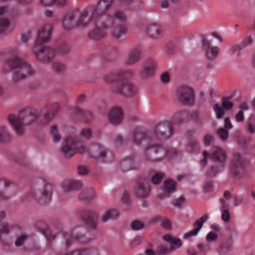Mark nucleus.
<instances>
[{"mask_svg": "<svg viewBox=\"0 0 255 255\" xmlns=\"http://www.w3.org/2000/svg\"><path fill=\"white\" fill-rule=\"evenodd\" d=\"M172 132V127L170 123L164 121L154 128L150 140L139 129L132 132L130 134V138L135 145H141L145 147L143 155L145 160L148 162H156L165 158H172L176 153V150L174 149L167 150L160 145H152L151 141L155 139H166Z\"/></svg>", "mask_w": 255, "mask_h": 255, "instance_id": "nucleus-1", "label": "nucleus"}, {"mask_svg": "<svg viewBox=\"0 0 255 255\" xmlns=\"http://www.w3.org/2000/svg\"><path fill=\"white\" fill-rule=\"evenodd\" d=\"M113 0H101L97 6H90L82 13L73 10L67 13L63 19V27L70 31L76 27H84L90 21L96 24L99 18L104 15L111 7Z\"/></svg>", "mask_w": 255, "mask_h": 255, "instance_id": "nucleus-2", "label": "nucleus"}, {"mask_svg": "<svg viewBox=\"0 0 255 255\" xmlns=\"http://www.w3.org/2000/svg\"><path fill=\"white\" fill-rule=\"evenodd\" d=\"M61 151L66 157H70L76 153H88L92 158L101 162H110L114 158L113 154L101 145L93 144L87 148L83 143L78 142L72 135L64 139Z\"/></svg>", "mask_w": 255, "mask_h": 255, "instance_id": "nucleus-3", "label": "nucleus"}, {"mask_svg": "<svg viewBox=\"0 0 255 255\" xmlns=\"http://www.w3.org/2000/svg\"><path fill=\"white\" fill-rule=\"evenodd\" d=\"M203 158L200 160V165L204 167L207 163V158L210 156L211 158L217 164V166H213L208 171V175L214 176L220 173L224 167V164L227 160V154L226 150L218 146H212L211 148L210 153L205 150L202 152Z\"/></svg>", "mask_w": 255, "mask_h": 255, "instance_id": "nucleus-4", "label": "nucleus"}, {"mask_svg": "<svg viewBox=\"0 0 255 255\" xmlns=\"http://www.w3.org/2000/svg\"><path fill=\"white\" fill-rule=\"evenodd\" d=\"M36 118L35 110L32 108H28L20 111L17 116H9L8 121L14 128L16 133L21 135L24 132L25 127L32 124Z\"/></svg>", "mask_w": 255, "mask_h": 255, "instance_id": "nucleus-5", "label": "nucleus"}, {"mask_svg": "<svg viewBox=\"0 0 255 255\" xmlns=\"http://www.w3.org/2000/svg\"><path fill=\"white\" fill-rule=\"evenodd\" d=\"M106 82L111 85L113 91L126 97H131L136 93L135 87L129 83L122 76H113L106 80Z\"/></svg>", "mask_w": 255, "mask_h": 255, "instance_id": "nucleus-6", "label": "nucleus"}, {"mask_svg": "<svg viewBox=\"0 0 255 255\" xmlns=\"http://www.w3.org/2000/svg\"><path fill=\"white\" fill-rule=\"evenodd\" d=\"M5 66L10 69H15L12 78L13 82H17L20 80L26 78L33 73V70L30 66L17 56H14L13 58L7 60Z\"/></svg>", "mask_w": 255, "mask_h": 255, "instance_id": "nucleus-7", "label": "nucleus"}, {"mask_svg": "<svg viewBox=\"0 0 255 255\" xmlns=\"http://www.w3.org/2000/svg\"><path fill=\"white\" fill-rule=\"evenodd\" d=\"M40 186L38 189L31 190L29 195L33 197L39 204L45 205L48 202L52 197V186L48 183H45L43 181L39 182Z\"/></svg>", "mask_w": 255, "mask_h": 255, "instance_id": "nucleus-8", "label": "nucleus"}, {"mask_svg": "<svg viewBox=\"0 0 255 255\" xmlns=\"http://www.w3.org/2000/svg\"><path fill=\"white\" fill-rule=\"evenodd\" d=\"M176 97L178 102L184 105L192 104L194 100L193 89L190 86L182 85L178 87L176 91Z\"/></svg>", "mask_w": 255, "mask_h": 255, "instance_id": "nucleus-9", "label": "nucleus"}, {"mask_svg": "<svg viewBox=\"0 0 255 255\" xmlns=\"http://www.w3.org/2000/svg\"><path fill=\"white\" fill-rule=\"evenodd\" d=\"M33 51L37 58L43 63L50 62L54 56V51L42 45H34Z\"/></svg>", "mask_w": 255, "mask_h": 255, "instance_id": "nucleus-10", "label": "nucleus"}, {"mask_svg": "<svg viewBox=\"0 0 255 255\" xmlns=\"http://www.w3.org/2000/svg\"><path fill=\"white\" fill-rule=\"evenodd\" d=\"M52 26L50 24H45L41 26L38 31L37 39L34 45H42V44L49 41L51 37Z\"/></svg>", "mask_w": 255, "mask_h": 255, "instance_id": "nucleus-11", "label": "nucleus"}, {"mask_svg": "<svg viewBox=\"0 0 255 255\" xmlns=\"http://www.w3.org/2000/svg\"><path fill=\"white\" fill-rule=\"evenodd\" d=\"M244 168L243 161L240 153H234L231 164V172L235 177L239 176Z\"/></svg>", "mask_w": 255, "mask_h": 255, "instance_id": "nucleus-12", "label": "nucleus"}, {"mask_svg": "<svg viewBox=\"0 0 255 255\" xmlns=\"http://www.w3.org/2000/svg\"><path fill=\"white\" fill-rule=\"evenodd\" d=\"M13 189L14 190L17 189L16 185L7 180H0V200H5L9 197L10 194V190Z\"/></svg>", "mask_w": 255, "mask_h": 255, "instance_id": "nucleus-13", "label": "nucleus"}, {"mask_svg": "<svg viewBox=\"0 0 255 255\" xmlns=\"http://www.w3.org/2000/svg\"><path fill=\"white\" fill-rule=\"evenodd\" d=\"M150 187L149 184L145 181L138 183L134 189L135 196L140 199L147 198L150 194Z\"/></svg>", "mask_w": 255, "mask_h": 255, "instance_id": "nucleus-14", "label": "nucleus"}, {"mask_svg": "<svg viewBox=\"0 0 255 255\" xmlns=\"http://www.w3.org/2000/svg\"><path fill=\"white\" fill-rule=\"evenodd\" d=\"M233 103L226 98H224L222 100V106L219 104H215L213 107L214 111L216 114V118L218 119H222L224 115V110H230L233 107Z\"/></svg>", "mask_w": 255, "mask_h": 255, "instance_id": "nucleus-15", "label": "nucleus"}, {"mask_svg": "<svg viewBox=\"0 0 255 255\" xmlns=\"http://www.w3.org/2000/svg\"><path fill=\"white\" fill-rule=\"evenodd\" d=\"M110 28V26L106 23L101 24L100 26H97L91 29L89 32V36L93 39L98 40L105 35L104 30Z\"/></svg>", "mask_w": 255, "mask_h": 255, "instance_id": "nucleus-16", "label": "nucleus"}, {"mask_svg": "<svg viewBox=\"0 0 255 255\" xmlns=\"http://www.w3.org/2000/svg\"><path fill=\"white\" fill-rule=\"evenodd\" d=\"M207 215H204L202 217L199 219L194 224V228L191 231L184 234L183 235V238L184 239H188L196 236L202 228L203 223L207 220Z\"/></svg>", "mask_w": 255, "mask_h": 255, "instance_id": "nucleus-17", "label": "nucleus"}, {"mask_svg": "<svg viewBox=\"0 0 255 255\" xmlns=\"http://www.w3.org/2000/svg\"><path fill=\"white\" fill-rule=\"evenodd\" d=\"M81 181L76 179H68L64 181L62 185V191L68 193L80 189L82 186Z\"/></svg>", "mask_w": 255, "mask_h": 255, "instance_id": "nucleus-18", "label": "nucleus"}, {"mask_svg": "<svg viewBox=\"0 0 255 255\" xmlns=\"http://www.w3.org/2000/svg\"><path fill=\"white\" fill-rule=\"evenodd\" d=\"M203 47L206 51L207 57L209 59H214L218 57L219 49L216 46H211L210 41L205 39L203 41Z\"/></svg>", "mask_w": 255, "mask_h": 255, "instance_id": "nucleus-19", "label": "nucleus"}, {"mask_svg": "<svg viewBox=\"0 0 255 255\" xmlns=\"http://www.w3.org/2000/svg\"><path fill=\"white\" fill-rule=\"evenodd\" d=\"M121 109L120 108H115L112 109L108 115V119L110 123L112 125H118L122 119Z\"/></svg>", "mask_w": 255, "mask_h": 255, "instance_id": "nucleus-20", "label": "nucleus"}, {"mask_svg": "<svg viewBox=\"0 0 255 255\" xmlns=\"http://www.w3.org/2000/svg\"><path fill=\"white\" fill-rule=\"evenodd\" d=\"M127 16L125 13L123 11L118 10L116 11L112 16H109L107 19V23L110 26V28L114 25V19H117L121 22H124L126 21Z\"/></svg>", "mask_w": 255, "mask_h": 255, "instance_id": "nucleus-21", "label": "nucleus"}, {"mask_svg": "<svg viewBox=\"0 0 255 255\" xmlns=\"http://www.w3.org/2000/svg\"><path fill=\"white\" fill-rule=\"evenodd\" d=\"M156 64L152 59L147 60L144 64L142 71L143 76L144 77L150 76L155 71Z\"/></svg>", "mask_w": 255, "mask_h": 255, "instance_id": "nucleus-22", "label": "nucleus"}, {"mask_svg": "<svg viewBox=\"0 0 255 255\" xmlns=\"http://www.w3.org/2000/svg\"><path fill=\"white\" fill-rule=\"evenodd\" d=\"M163 239L170 245L171 247L170 248L171 251L173 249L179 248L182 244V241L180 239L173 237L169 235L163 236Z\"/></svg>", "mask_w": 255, "mask_h": 255, "instance_id": "nucleus-23", "label": "nucleus"}, {"mask_svg": "<svg viewBox=\"0 0 255 255\" xmlns=\"http://www.w3.org/2000/svg\"><path fill=\"white\" fill-rule=\"evenodd\" d=\"M140 51L138 48H135L130 50L128 57V63L129 64L137 62L140 58Z\"/></svg>", "mask_w": 255, "mask_h": 255, "instance_id": "nucleus-24", "label": "nucleus"}, {"mask_svg": "<svg viewBox=\"0 0 255 255\" xmlns=\"http://www.w3.org/2000/svg\"><path fill=\"white\" fill-rule=\"evenodd\" d=\"M176 190V184L174 181L166 179L164 181L163 190L167 193L174 192Z\"/></svg>", "mask_w": 255, "mask_h": 255, "instance_id": "nucleus-25", "label": "nucleus"}, {"mask_svg": "<svg viewBox=\"0 0 255 255\" xmlns=\"http://www.w3.org/2000/svg\"><path fill=\"white\" fill-rule=\"evenodd\" d=\"M253 42V39L251 36H248L240 44L235 45L232 48V50L233 52L239 51L243 48L251 44Z\"/></svg>", "mask_w": 255, "mask_h": 255, "instance_id": "nucleus-26", "label": "nucleus"}, {"mask_svg": "<svg viewBox=\"0 0 255 255\" xmlns=\"http://www.w3.org/2000/svg\"><path fill=\"white\" fill-rule=\"evenodd\" d=\"M160 33V27L157 25H151L147 29V34L152 39L158 37Z\"/></svg>", "mask_w": 255, "mask_h": 255, "instance_id": "nucleus-27", "label": "nucleus"}, {"mask_svg": "<svg viewBox=\"0 0 255 255\" xmlns=\"http://www.w3.org/2000/svg\"><path fill=\"white\" fill-rule=\"evenodd\" d=\"M188 118V114L185 112H179L175 114L173 117L172 122L173 125H178L185 121Z\"/></svg>", "mask_w": 255, "mask_h": 255, "instance_id": "nucleus-28", "label": "nucleus"}, {"mask_svg": "<svg viewBox=\"0 0 255 255\" xmlns=\"http://www.w3.org/2000/svg\"><path fill=\"white\" fill-rule=\"evenodd\" d=\"M67 255H99V254L96 249H87L76 250Z\"/></svg>", "mask_w": 255, "mask_h": 255, "instance_id": "nucleus-29", "label": "nucleus"}, {"mask_svg": "<svg viewBox=\"0 0 255 255\" xmlns=\"http://www.w3.org/2000/svg\"><path fill=\"white\" fill-rule=\"evenodd\" d=\"M112 32L115 38L119 39L127 33V28L124 26L120 25L113 29Z\"/></svg>", "mask_w": 255, "mask_h": 255, "instance_id": "nucleus-30", "label": "nucleus"}, {"mask_svg": "<svg viewBox=\"0 0 255 255\" xmlns=\"http://www.w3.org/2000/svg\"><path fill=\"white\" fill-rule=\"evenodd\" d=\"M95 197V192L92 187H89L84 190L80 195L81 200H91Z\"/></svg>", "mask_w": 255, "mask_h": 255, "instance_id": "nucleus-31", "label": "nucleus"}, {"mask_svg": "<svg viewBox=\"0 0 255 255\" xmlns=\"http://www.w3.org/2000/svg\"><path fill=\"white\" fill-rule=\"evenodd\" d=\"M85 231V229L83 227L75 228L73 230L72 233V238H74L75 240H79V242L82 243H86L88 241H85L83 239V237L81 235L80 237L78 236V234L82 233Z\"/></svg>", "mask_w": 255, "mask_h": 255, "instance_id": "nucleus-32", "label": "nucleus"}, {"mask_svg": "<svg viewBox=\"0 0 255 255\" xmlns=\"http://www.w3.org/2000/svg\"><path fill=\"white\" fill-rule=\"evenodd\" d=\"M119 216V213L116 210H111L106 212L103 215L102 221L107 222L109 219L115 220Z\"/></svg>", "mask_w": 255, "mask_h": 255, "instance_id": "nucleus-33", "label": "nucleus"}, {"mask_svg": "<svg viewBox=\"0 0 255 255\" xmlns=\"http://www.w3.org/2000/svg\"><path fill=\"white\" fill-rule=\"evenodd\" d=\"M49 132L52 136V141L53 142H57L60 141L61 136L58 131L57 128L56 126H52L50 128Z\"/></svg>", "mask_w": 255, "mask_h": 255, "instance_id": "nucleus-34", "label": "nucleus"}, {"mask_svg": "<svg viewBox=\"0 0 255 255\" xmlns=\"http://www.w3.org/2000/svg\"><path fill=\"white\" fill-rule=\"evenodd\" d=\"M197 248L199 251L202 253V255H205V254L211 251V244L206 243H202L198 245Z\"/></svg>", "mask_w": 255, "mask_h": 255, "instance_id": "nucleus-35", "label": "nucleus"}, {"mask_svg": "<svg viewBox=\"0 0 255 255\" xmlns=\"http://www.w3.org/2000/svg\"><path fill=\"white\" fill-rule=\"evenodd\" d=\"M132 161L130 159L123 160L120 163L121 168L123 170H128L132 169L131 166Z\"/></svg>", "mask_w": 255, "mask_h": 255, "instance_id": "nucleus-36", "label": "nucleus"}, {"mask_svg": "<svg viewBox=\"0 0 255 255\" xmlns=\"http://www.w3.org/2000/svg\"><path fill=\"white\" fill-rule=\"evenodd\" d=\"M217 133L219 138L223 141L226 140L229 136L228 130L222 128H218Z\"/></svg>", "mask_w": 255, "mask_h": 255, "instance_id": "nucleus-37", "label": "nucleus"}, {"mask_svg": "<svg viewBox=\"0 0 255 255\" xmlns=\"http://www.w3.org/2000/svg\"><path fill=\"white\" fill-rule=\"evenodd\" d=\"M218 236L217 233L211 231L206 235L205 241L208 243L211 244L212 242H215L218 239Z\"/></svg>", "mask_w": 255, "mask_h": 255, "instance_id": "nucleus-38", "label": "nucleus"}, {"mask_svg": "<svg viewBox=\"0 0 255 255\" xmlns=\"http://www.w3.org/2000/svg\"><path fill=\"white\" fill-rule=\"evenodd\" d=\"M59 107L58 105H55V107L50 113L45 116L46 122H48L51 119L55 117L58 113Z\"/></svg>", "mask_w": 255, "mask_h": 255, "instance_id": "nucleus-39", "label": "nucleus"}, {"mask_svg": "<svg viewBox=\"0 0 255 255\" xmlns=\"http://www.w3.org/2000/svg\"><path fill=\"white\" fill-rule=\"evenodd\" d=\"M164 177L163 173L158 172L155 174L151 178V182L154 184H158L162 180Z\"/></svg>", "mask_w": 255, "mask_h": 255, "instance_id": "nucleus-40", "label": "nucleus"}, {"mask_svg": "<svg viewBox=\"0 0 255 255\" xmlns=\"http://www.w3.org/2000/svg\"><path fill=\"white\" fill-rule=\"evenodd\" d=\"M12 228V226L7 223H3L0 225V234H8Z\"/></svg>", "mask_w": 255, "mask_h": 255, "instance_id": "nucleus-41", "label": "nucleus"}, {"mask_svg": "<svg viewBox=\"0 0 255 255\" xmlns=\"http://www.w3.org/2000/svg\"><path fill=\"white\" fill-rule=\"evenodd\" d=\"M157 252L160 254H166L171 252L170 248H167L165 245H160L157 249Z\"/></svg>", "mask_w": 255, "mask_h": 255, "instance_id": "nucleus-42", "label": "nucleus"}, {"mask_svg": "<svg viewBox=\"0 0 255 255\" xmlns=\"http://www.w3.org/2000/svg\"><path fill=\"white\" fill-rule=\"evenodd\" d=\"M81 135L85 138H90L93 135V132L89 128L83 129L80 132Z\"/></svg>", "mask_w": 255, "mask_h": 255, "instance_id": "nucleus-43", "label": "nucleus"}, {"mask_svg": "<svg viewBox=\"0 0 255 255\" xmlns=\"http://www.w3.org/2000/svg\"><path fill=\"white\" fill-rule=\"evenodd\" d=\"M32 34L31 31L27 30H23L21 35V41L26 42L30 38Z\"/></svg>", "mask_w": 255, "mask_h": 255, "instance_id": "nucleus-44", "label": "nucleus"}, {"mask_svg": "<svg viewBox=\"0 0 255 255\" xmlns=\"http://www.w3.org/2000/svg\"><path fill=\"white\" fill-rule=\"evenodd\" d=\"M131 226L134 230H139L143 228L144 225L141 222L135 220L131 223Z\"/></svg>", "mask_w": 255, "mask_h": 255, "instance_id": "nucleus-45", "label": "nucleus"}, {"mask_svg": "<svg viewBox=\"0 0 255 255\" xmlns=\"http://www.w3.org/2000/svg\"><path fill=\"white\" fill-rule=\"evenodd\" d=\"M26 238L27 236L25 234H22L19 236L15 242V246L17 247L22 246L24 244Z\"/></svg>", "mask_w": 255, "mask_h": 255, "instance_id": "nucleus-46", "label": "nucleus"}, {"mask_svg": "<svg viewBox=\"0 0 255 255\" xmlns=\"http://www.w3.org/2000/svg\"><path fill=\"white\" fill-rule=\"evenodd\" d=\"M9 138V135L4 128L0 127V141H5Z\"/></svg>", "mask_w": 255, "mask_h": 255, "instance_id": "nucleus-47", "label": "nucleus"}, {"mask_svg": "<svg viewBox=\"0 0 255 255\" xmlns=\"http://www.w3.org/2000/svg\"><path fill=\"white\" fill-rule=\"evenodd\" d=\"M10 25L9 21L5 18L0 19V30H4Z\"/></svg>", "mask_w": 255, "mask_h": 255, "instance_id": "nucleus-48", "label": "nucleus"}, {"mask_svg": "<svg viewBox=\"0 0 255 255\" xmlns=\"http://www.w3.org/2000/svg\"><path fill=\"white\" fill-rule=\"evenodd\" d=\"M54 69L58 72H63L66 69L65 65L60 62L55 63L53 66Z\"/></svg>", "mask_w": 255, "mask_h": 255, "instance_id": "nucleus-49", "label": "nucleus"}, {"mask_svg": "<svg viewBox=\"0 0 255 255\" xmlns=\"http://www.w3.org/2000/svg\"><path fill=\"white\" fill-rule=\"evenodd\" d=\"M222 219L225 222H228L230 220V214L228 210H224L222 213Z\"/></svg>", "mask_w": 255, "mask_h": 255, "instance_id": "nucleus-50", "label": "nucleus"}, {"mask_svg": "<svg viewBox=\"0 0 255 255\" xmlns=\"http://www.w3.org/2000/svg\"><path fill=\"white\" fill-rule=\"evenodd\" d=\"M160 225L162 227L166 229H170L171 227L170 222L167 219L163 217L161 220Z\"/></svg>", "mask_w": 255, "mask_h": 255, "instance_id": "nucleus-51", "label": "nucleus"}, {"mask_svg": "<svg viewBox=\"0 0 255 255\" xmlns=\"http://www.w3.org/2000/svg\"><path fill=\"white\" fill-rule=\"evenodd\" d=\"M142 241V238L139 236H136L133 239L130 243L131 247H135L137 245L140 244Z\"/></svg>", "mask_w": 255, "mask_h": 255, "instance_id": "nucleus-52", "label": "nucleus"}, {"mask_svg": "<svg viewBox=\"0 0 255 255\" xmlns=\"http://www.w3.org/2000/svg\"><path fill=\"white\" fill-rule=\"evenodd\" d=\"M213 141V137L210 135H206L203 138V143L205 146H209Z\"/></svg>", "mask_w": 255, "mask_h": 255, "instance_id": "nucleus-53", "label": "nucleus"}, {"mask_svg": "<svg viewBox=\"0 0 255 255\" xmlns=\"http://www.w3.org/2000/svg\"><path fill=\"white\" fill-rule=\"evenodd\" d=\"M185 199L183 197H179L174 200L172 202V205L176 207H180L184 202Z\"/></svg>", "mask_w": 255, "mask_h": 255, "instance_id": "nucleus-54", "label": "nucleus"}, {"mask_svg": "<svg viewBox=\"0 0 255 255\" xmlns=\"http://www.w3.org/2000/svg\"><path fill=\"white\" fill-rule=\"evenodd\" d=\"M236 121L238 123L242 122L244 120V114L242 111H239L235 117Z\"/></svg>", "mask_w": 255, "mask_h": 255, "instance_id": "nucleus-55", "label": "nucleus"}, {"mask_svg": "<svg viewBox=\"0 0 255 255\" xmlns=\"http://www.w3.org/2000/svg\"><path fill=\"white\" fill-rule=\"evenodd\" d=\"M224 128L227 130L231 129L233 128V125L229 118H226L224 119Z\"/></svg>", "mask_w": 255, "mask_h": 255, "instance_id": "nucleus-56", "label": "nucleus"}, {"mask_svg": "<svg viewBox=\"0 0 255 255\" xmlns=\"http://www.w3.org/2000/svg\"><path fill=\"white\" fill-rule=\"evenodd\" d=\"M161 81L164 83H167L169 81V74L167 72L163 73L161 75Z\"/></svg>", "mask_w": 255, "mask_h": 255, "instance_id": "nucleus-57", "label": "nucleus"}, {"mask_svg": "<svg viewBox=\"0 0 255 255\" xmlns=\"http://www.w3.org/2000/svg\"><path fill=\"white\" fill-rule=\"evenodd\" d=\"M54 0H40L41 4L44 6H50L53 4Z\"/></svg>", "mask_w": 255, "mask_h": 255, "instance_id": "nucleus-58", "label": "nucleus"}, {"mask_svg": "<svg viewBox=\"0 0 255 255\" xmlns=\"http://www.w3.org/2000/svg\"><path fill=\"white\" fill-rule=\"evenodd\" d=\"M78 172L80 175H85L88 173V169L84 166H79L78 168Z\"/></svg>", "mask_w": 255, "mask_h": 255, "instance_id": "nucleus-59", "label": "nucleus"}, {"mask_svg": "<svg viewBox=\"0 0 255 255\" xmlns=\"http://www.w3.org/2000/svg\"><path fill=\"white\" fill-rule=\"evenodd\" d=\"M243 201V198L241 197H236L235 198V205L238 206L242 204Z\"/></svg>", "mask_w": 255, "mask_h": 255, "instance_id": "nucleus-60", "label": "nucleus"}, {"mask_svg": "<svg viewBox=\"0 0 255 255\" xmlns=\"http://www.w3.org/2000/svg\"><path fill=\"white\" fill-rule=\"evenodd\" d=\"M213 187V184L212 183H207L204 185V190L206 192H210Z\"/></svg>", "mask_w": 255, "mask_h": 255, "instance_id": "nucleus-61", "label": "nucleus"}, {"mask_svg": "<svg viewBox=\"0 0 255 255\" xmlns=\"http://www.w3.org/2000/svg\"><path fill=\"white\" fill-rule=\"evenodd\" d=\"M162 218L163 217H161L159 216H155L151 219L150 222L152 223H156L157 222H161Z\"/></svg>", "mask_w": 255, "mask_h": 255, "instance_id": "nucleus-62", "label": "nucleus"}, {"mask_svg": "<svg viewBox=\"0 0 255 255\" xmlns=\"http://www.w3.org/2000/svg\"><path fill=\"white\" fill-rule=\"evenodd\" d=\"M240 111H246L248 110V105L246 103H242L240 105Z\"/></svg>", "mask_w": 255, "mask_h": 255, "instance_id": "nucleus-63", "label": "nucleus"}, {"mask_svg": "<svg viewBox=\"0 0 255 255\" xmlns=\"http://www.w3.org/2000/svg\"><path fill=\"white\" fill-rule=\"evenodd\" d=\"M66 0H54L53 4L55 3L58 6H63L65 4Z\"/></svg>", "mask_w": 255, "mask_h": 255, "instance_id": "nucleus-64", "label": "nucleus"}]
</instances>
